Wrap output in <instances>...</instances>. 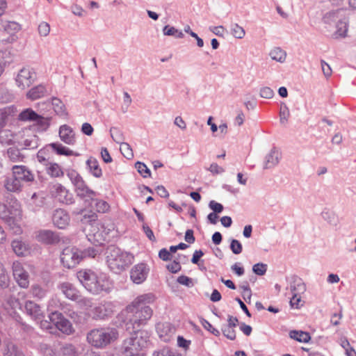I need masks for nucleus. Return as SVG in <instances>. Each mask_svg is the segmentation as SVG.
I'll use <instances>...</instances> for the list:
<instances>
[{
    "label": "nucleus",
    "instance_id": "nucleus-20",
    "mask_svg": "<svg viewBox=\"0 0 356 356\" xmlns=\"http://www.w3.org/2000/svg\"><path fill=\"white\" fill-rule=\"evenodd\" d=\"M59 137L67 145L75 144L76 138L73 129L67 124L61 125L59 128Z\"/></svg>",
    "mask_w": 356,
    "mask_h": 356
},
{
    "label": "nucleus",
    "instance_id": "nucleus-35",
    "mask_svg": "<svg viewBox=\"0 0 356 356\" xmlns=\"http://www.w3.org/2000/svg\"><path fill=\"white\" fill-rule=\"evenodd\" d=\"M17 113V108L15 106H9L0 108V118L6 123Z\"/></svg>",
    "mask_w": 356,
    "mask_h": 356
},
{
    "label": "nucleus",
    "instance_id": "nucleus-28",
    "mask_svg": "<svg viewBox=\"0 0 356 356\" xmlns=\"http://www.w3.org/2000/svg\"><path fill=\"white\" fill-rule=\"evenodd\" d=\"M45 167V171L51 177H62L64 172L62 168L56 163L49 162Z\"/></svg>",
    "mask_w": 356,
    "mask_h": 356
},
{
    "label": "nucleus",
    "instance_id": "nucleus-53",
    "mask_svg": "<svg viewBox=\"0 0 356 356\" xmlns=\"http://www.w3.org/2000/svg\"><path fill=\"white\" fill-rule=\"evenodd\" d=\"M290 115L289 109L287 106L284 104H282L280 111V123L284 124L288 121V118Z\"/></svg>",
    "mask_w": 356,
    "mask_h": 356
},
{
    "label": "nucleus",
    "instance_id": "nucleus-18",
    "mask_svg": "<svg viewBox=\"0 0 356 356\" xmlns=\"http://www.w3.org/2000/svg\"><path fill=\"white\" fill-rule=\"evenodd\" d=\"M74 190L77 196L86 199V203L90 204V202H93L94 197L96 196V192L89 188L84 180L76 186Z\"/></svg>",
    "mask_w": 356,
    "mask_h": 356
},
{
    "label": "nucleus",
    "instance_id": "nucleus-17",
    "mask_svg": "<svg viewBox=\"0 0 356 356\" xmlns=\"http://www.w3.org/2000/svg\"><path fill=\"white\" fill-rule=\"evenodd\" d=\"M52 221L55 226L59 229H65L70 223V218L68 213L62 209L54 211Z\"/></svg>",
    "mask_w": 356,
    "mask_h": 356
},
{
    "label": "nucleus",
    "instance_id": "nucleus-30",
    "mask_svg": "<svg viewBox=\"0 0 356 356\" xmlns=\"http://www.w3.org/2000/svg\"><path fill=\"white\" fill-rule=\"evenodd\" d=\"M269 56L272 60L283 63L286 58V52L280 47H274L270 50Z\"/></svg>",
    "mask_w": 356,
    "mask_h": 356
},
{
    "label": "nucleus",
    "instance_id": "nucleus-34",
    "mask_svg": "<svg viewBox=\"0 0 356 356\" xmlns=\"http://www.w3.org/2000/svg\"><path fill=\"white\" fill-rule=\"evenodd\" d=\"M10 277L6 271L4 264L0 260V287L7 289L10 285Z\"/></svg>",
    "mask_w": 356,
    "mask_h": 356
},
{
    "label": "nucleus",
    "instance_id": "nucleus-50",
    "mask_svg": "<svg viewBox=\"0 0 356 356\" xmlns=\"http://www.w3.org/2000/svg\"><path fill=\"white\" fill-rule=\"evenodd\" d=\"M136 168L138 172L145 178L150 177L151 172L149 169L147 167V165L142 162H136Z\"/></svg>",
    "mask_w": 356,
    "mask_h": 356
},
{
    "label": "nucleus",
    "instance_id": "nucleus-59",
    "mask_svg": "<svg viewBox=\"0 0 356 356\" xmlns=\"http://www.w3.org/2000/svg\"><path fill=\"white\" fill-rule=\"evenodd\" d=\"M177 282L181 285L187 287H193L194 286V282L192 278L186 275H181L177 277Z\"/></svg>",
    "mask_w": 356,
    "mask_h": 356
},
{
    "label": "nucleus",
    "instance_id": "nucleus-22",
    "mask_svg": "<svg viewBox=\"0 0 356 356\" xmlns=\"http://www.w3.org/2000/svg\"><path fill=\"white\" fill-rule=\"evenodd\" d=\"M156 331L163 341H168L175 332V329L168 323H159L156 325Z\"/></svg>",
    "mask_w": 356,
    "mask_h": 356
},
{
    "label": "nucleus",
    "instance_id": "nucleus-27",
    "mask_svg": "<svg viewBox=\"0 0 356 356\" xmlns=\"http://www.w3.org/2000/svg\"><path fill=\"white\" fill-rule=\"evenodd\" d=\"M4 186L7 191L15 193L21 191L24 186L23 184L13 174L11 177L6 179Z\"/></svg>",
    "mask_w": 356,
    "mask_h": 356
},
{
    "label": "nucleus",
    "instance_id": "nucleus-5",
    "mask_svg": "<svg viewBox=\"0 0 356 356\" xmlns=\"http://www.w3.org/2000/svg\"><path fill=\"white\" fill-rule=\"evenodd\" d=\"M134 330V334L123 343L125 356H145L144 349L147 346V333L141 330Z\"/></svg>",
    "mask_w": 356,
    "mask_h": 356
},
{
    "label": "nucleus",
    "instance_id": "nucleus-7",
    "mask_svg": "<svg viewBox=\"0 0 356 356\" xmlns=\"http://www.w3.org/2000/svg\"><path fill=\"white\" fill-rule=\"evenodd\" d=\"M0 218L8 224L14 234H22V228L18 225V220L21 218V209L16 200L13 202L10 209L0 202Z\"/></svg>",
    "mask_w": 356,
    "mask_h": 356
},
{
    "label": "nucleus",
    "instance_id": "nucleus-3",
    "mask_svg": "<svg viewBox=\"0 0 356 356\" xmlns=\"http://www.w3.org/2000/svg\"><path fill=\"white\" fill-rule=\"evenodd\" d=\"M106 263L108 268L115 273H120L126 270L134 260L132 254L120 248L111 245L106 250Z\"/></svg>",
    "mask_w": 356,
    "mask_h": 356
},
{
    "label": "nucleus",
    "instance_id": "nucleus-43",
    "mask_svg": "<svg viewBox=\"0 0 356 356\" xmlns=\"http://www.w3.org/2000/svg\"><path fill=\"white\" fill-rule=\"evenodd\" d=\"M49 152L48 149L44 148L40 149L36 155V158L38 161L41 163L42 165L46 166L47 164L49 162Z\"/></svg>",
    "mask_w": 356,
    "mask_h": 356
},
{
    "label": "nucleus",
    "instance_id": "nucleus-24",
    "mask_svg": "<svg viewBox=\"0 0 356 356\" xmlns=\"http://www.w3.org/2000/svg\"><path fill=\"white\" fill-rule=\"evenodd\" d=\"M59 289L68 299L72 300H78V298L79 297V291L72 284L69 282H63L60 284Z\"/></svg>",
    "mask_w": 356,
    "mask_h": 356
},
{
    "label": "nucleus",
    "instance_id": "nucleus-39",
    "mask_svg": "<svg viewBox=\"0 0 356 356\" xmlns=\"http://www.w3.org/2000/svg\"><path fill=\"white\" fill-rule=\"evenodd\" d=\"M164 35L173 36L175 38H183L184 35L183 32L174 26L166 25L163 29Z\"/></svg>",
    "mask_w": 356,
    "mask_h": 356
},
{
    "label": "nucleus",
    "instance_id": "nucleus-40",
    "mask_svg": "<svg viewBox=\"0 0 356 356\" xmlns=\"http://www.w3.org/2000/svg\"><path fill=\"white\" fill-rule=\"evenodd\" d=\"M52 106L54 111L60 116H64L67 114L65 106L64 104L58 98L52 99Z\"/></svg>",
    "mask_w": 356,
    "mask_h": 356
},
{
    "label": "nucleus",
    "instance_id": "nucleus-11",
    "mask_svg": "<svg viewBox=\"0 0 356 356\" xmlns=\"http://www.w3.org/2000/svg\"><path fill=\"white\" fill-rule=\"evenodd\" d=\"M13 275L17 284L23 289L29 286V274L25 270L23 264L19 261H15L12 264Z\"/></svg>",
    "mask_w": 356,
    "mask_h": 356
},
{
    "label": "nucleus",
    "instance_id": "nucleus-54",
    "mask_svg": "<svg viewBox=\"0 0 356 356\" xmlns=\"http://www.w3.org/2000/svg\"><path fill=\"white\" fill-rule=\"evenodd\" d=\"M111 136L113 138V140L116 142L117 143H122V134L120 131V130L116 127H112L110 129Z\"/></svg>",
    "mask_w": 356,
    "mask_h": 356
},
{
    "label": "nucleus",
    "instance_id": "nucleus-38",
    "mask_svg": "<svg viewBox=\"0 0 356 356\" xmlns=\"http://www.w3.org/2000/svg\"><path fill=\"white\" fill-rule=\"evenodd\" d=\"M38 117V114H37L31 108H26L19 113L18 120L24 122L34 121L35 118Z\"/></svg>",
    "mask_w": 356,
    "mask_h": 356
},
{
    "label": "nucleus",
    "instance_id": "nucleus-63",
    "mask_svg": "<svg viewBox=\"0 0 356 356\" xmlns=\"http://www.w3.org/2000/svg\"><path fill=\"white\" fill-rule=\"evenodd\" d=\"M259 95L262 98L271 99L274 96V91L270 87H262L260 89Z\"/></svg>",
    "mask_w": 356,
    "mask_h": 356
},
{
    "label": "nucleus",
    "instance_id": "nucleus-14",
    "mask_svg": "<svg viewBox=\"0 0 356 356\" xmlns=\"http://www.w3.org/2000/svg\"><path fill=\"white\" fill-rule=\"evenodd\" d=\"M149 270V267L145 263L136 264L130 270V279L134 284H140L147 280Z\"/></svg>",
    "mask_w": 356,
    "mask_h": 356
},
{
    "label": "nucleus",
    "instance_id": "nucleus-13",
    "mask_svg": "<svg viewBox=\"0 0 356 356\" xmlns=\"http://www.w3.org/2000/svg\"><path fill=\"white\" fill-rule=\"evenodd\" d=\"M49 318L53 322L55 327L63 333L70 334L73 332V327L70 321L65 318L61 313L51 311L49 315Z\"/></svg>",
    "mask_w": 356,
    "mask_h": 356
},
{
    "label": "nucleus",
    "instance_id": "nucleus-51",
    "mask_svg": "<svg viewBox=\"0 0 356 356\" xmlns=\"http://www.w3.org/2000/svg\"><path fill=\"white\" fill-rule=\"evenodd\" d=\"M33 297L42 299L46 296V291L39 285H33L31 289Z\"/></svg>",
    "mask_w": 356,
    "mask_h": 356
},
{
    "label": "nucleus",
    "instance_id": "nucleus-52",
    "mask_svg": "<svg viewBox=\"0 0 356 356\" xmlns=\"http://www.w3.org/2000/svg\"><path fill=\"white\" fill-rule=\"evenodd\" d=\"M120 149L122 154H123V156L125 158H127L128 159L133 158L134 154L132 152V149L128 143H121Z\"/></svg>",
    "mask_w": 356,
    "mask_h": 356
},
{
    "label": "nucleus",
    "instance_id": "nucleus-46",
    "mask_svg": "<svg viewBox=\"0 0 356 356\" xmlns=\"http://www.w3.org/2000/svg\"><path fill=\"white\" fill-rule=\"evenodd\" d=\"M67 175L74 187L83 181L81 176L74 170H68L67 172Z\"/></svg>",
    "mask_w": 356,
    "mask_h": 356
},
{
    "label": "nucleus",
    "instance_id": "nucleus-56",
    "mask_svg": "<svg viewBox=\"0 0 356 356\" xmlns=\"http://www.w3.org/2000/svg\"><path fill=\"white\" fill-rule=\"evenodd\" d=\"M222 332L225 337L230 340H234L236 339V332L234 327L224 325L222 327Z\"/></svg>",
    "mask_w": 356,
    "mask_h": 356
},
{
    "label": "nucleus",
    "instance_id": "nucleus-33",
    "mask_svg": "<svg viewBox=\"0 0 356 356\" xmlns=\"http://www.w3.org/2000/svg\"><path fill=\"white\" fill-rule=\"evenodd\" d=\"M90 172L95 177H100L102 175V171L99 165L97 160L95 158L90 157L86 161Z\"/></svg>",
    "mask_w": 356,
    "mask_h": 356
},
{
    "label": "nucleus",
    "instance_id": "nucleus-58",
    "mask_svg": "<svg viewBox=\"0 0 356 356\" xmlns=\"http://www.w3.org/2000/svg\"><path fill=\"white\" fill-rule=\"evenodd\" d=\"M97 216L95 212L92 211H88L83 215L81 221L83 223H90L92 222H95L97 220Z\"/></svg>",
    "mask_w": 356,
    "mask_h": 356
},
{
    "label": "nucleus",
    "instance_id": "nucleus-25",
    "mask_svg": "<svg viewBox=\"0 0 356 356\" xmlns=\"http://www.w3.org/2000/svg\"><path fill=\"white\" fill-rule=\"evenodd\" d=\"M11 246L14 252L19 257L26 256L30 252L29 244L21 240H13Z\"/></svg>",
    "mask_w": 356,
    "mask_h": 356
},
{
    "label": "nucleus",
    "instance_id": "nucleus-47",
    "mask_svg": "<svg viewBox=\"0 0 356 356\" xmlns=\"http://www.w3.org/2000/svg\"><path fill=\"white\" fill-rule=\"evenodd\" d=\"M60 353L67 356H76L77 350L74 345L71 343H65L60 348Z\"/></svg>",
    "mask_w": 356,
    "mask_h": 356
},
{
    "label": "nucleus",
    "instance_id": "nucleus-45",
    "mask_svg": "<svg viewBox=\"0 0 356 356\" xmlns=\"http://www.w3.org/2000/svg\"><path fill=\"white\" fill-rule=\"evenodd\" d=\"M231 33L232 35L237 39H242L245 35L244 29L238 24H232Z\"/></svg>",
    "mask_w": 356,
    "mask_h": 356
},
{
    "label": "nucleus",
    "instance_id": "nucleus-44",
    "mask_svg": "<svg viewBox=\"0 0 356 356\" xmlns=\"http://www.w3.org/2000/svg\"><path fill=\"white\" fill-rule=\"evenodd\" d=\"M3 356H25L23 353L15 345L8 344L5 350Z\"/></svg>",
    "mask_w": 356,
    "mask_h": 356
},
{
    "label": "nucleus",
    "instance_id": "nucleus-61",
    "mask_svg": "<svg viewBox=\"0 0 356 356\" xmlns=\"http://www.w3.org/2000/svg\"><path fill=\"white\" fill-rule=\"evenodd\" d=\"M93 201H95L96 203V209L98 212L99 213H105L107 211H108L109 209V205L108 204L104 201V200H95L94 198V200Z\"/></svg>",
    "mask_w": 356,
    "mask_h": 356
},
{
    "label": "nucleus",
    "instance_id": "nucleus-2",
    "mask_svg": "<svg viewBox=\"0 0 356 356\" xmlns=\"http://www.w3.org/2000/svg\"><path fill=\"white\" fill-rule=\"evenodd\" d=\"M77 278L87 291L99 294L102 291L108 293L112 284L106 275H97L91 270H81L76 274Z\"/></svg>",
    "mask_w": 356,
    "mask_h": 356
},
{
    "label": "nucleus",
    "instance_id": "nucleus-10",
    "mask_svg": "<svg viewBox=\"0 0 356 356\" xmlns=\"http://www.w3.org/2000/svg\"><path fill=\"white\" fill-rule=\"evenodd\" d=\"M17 143L24 149H35L39 146V138L30 128H26L19 132Z\"/></svg>",
    "mask_w": 356,
    "mask_h": 356
},
{
    "label": "nucleus",
    "instance_id": "nucleus-19",
    "mask_svg": "<svg viewBox=\"0 0 356 356\" xmlns=\"http://www.w3.org/2000/svg\"><path fill=\"white\" fill-rule=\"evenodd\" d=\"M36 238L38 241L46 244H56L60 241L59 236L56 232L49 229L38 231Z\"/></svg>",
    "mask_w": 356,
    "mask_h": 356
},
{
    "label": "nucleus",
    "instance_id": "nucleus-55",
    "mask_svg": "<svg viewBox=\"0 0 356 356\" xmlns=\"http://www.w3.org/2000/svg\"><path fill=\"white\" fill-rule=\"evenodd\" d=\"M107 234H103L100 232H96L93 233V243H96V245H102L104 241H106V235ZM88 240L92 241V239L91 238H88Z\"/></svg>",
    "mask_w": 356,
    "mask_h": 356
},
{
    "label": "nucleus",
    "instance_id": "nucleus-57",
    "mask_svg": "<svg viewBox=\"0 0 356 356\" xmlns=\"http://www.w3.org/2000/svg\"><path fill=\"white\" fill-rule=\"evenodd\" d=\"M267 270V265L263 263H257L252 266V271L257 275H264Z\"/></svg>",
    "mask_w": 356,
    "mask_h": 356
},
{
    "label": "nucleus",
    "instance_id": "nucleus-48",
    "mask_svg": "<svg viewBox=\"0 0 356 356\" xmlns=\"http://www.w3.org/2000/svg\"><path fill=\"white\" fill-rule=\"evenodd\" d=\"M321 216L324 220L327 221L328 223L331 225H334L336 223V215L333 211L330 210L325 209L324 211H323L321 213Z\"/></svg>",
    "mask_w": 356,
    "mask_h": 356
},
{
    "label": "nucleus",
    "instance_id": "nucleus-36",
    "mask_svg": "<svg viewBox=\"0 0 356 356\" xmlns=\"http://www.w3.org/2000/svg\"><path fill=\"white\" fill-rule=\"evenodd\" d=\"M49 147H51L53 150H54L59 155H65V156H73L75 155L74 152L65 147L60 143H53L49 145Z\"/></svg>",
    "mask_w": 356,
    "mask_h": 356
},
{
    "label": "nucleus",
    "instance_id": "nucleus-21",
    "mask_svg": "<svg viewBox=\"0 0 356 356\" xmlns=\"http://www.w3.org/2000/svg\"><path fill=\"white\" fill-rule=\"evenodd\" d=\"M281 157V152L277 148L271 149L265 157L264 168L265 169L274 168L280 163Z\"/></svg>",
    "mask_w": 356,
    "mask_h": 356
},
{
    "label": "nucleus",
    "instance_id": "nucleus-42",
    "mask_svg": "<svg viewBox=\"0 0 356 356\" xmlns=\"http://www.w3.org/2000/svg\"><path fill=\"white\" fill-rule=\"evenodd\" d=\"M153 356H181V355L169 347H164L154 351Z\"/></svg>",
    "mask_w": 356,
    "mask_h": 356
},
{
    "label": "nucleus",
    "instance_id": "nucleus-41",
    "mask_svg": "<svg viewBox=\"0 0 356 356\" xmlns=\"http://www.w3.org/2000/svg\"><path fill=\"white\" fill-rule=\"evenodd\" d=\"M49 121V118H44L39 115L38 117L35 118L34 120V122H36L38 129L40 131H46L49 128L50 124Z\"/></svg>",
    "mask_w": 356,
    "mask_h": 356
},
{
    "label": "nucleus",
    "instance_id": "nucleus-62",
    "mask_svg": "<svg viewBox=\"0 0 356 356\" xmlns=\"http://www.w3.org/2000/svg\"><path fill=\"white\" fill-rule=\"evenodd\" d=\"M202 325L208 331L211 332L215 336H219L220 335V331L216 328H214L212 325L206 319L202 318L201 321Z\"/></svg>",
    "mask_w": 356,
    "mask_h": 356
},
{
    "label": "nucleus",
    "instance_id": "nucleus-29",
    "mask_svg": "<svg viewBox=\"0 0 356 356\" xmlns=\"http://www.w3.org/2000/svg\"><path fill=\"white\" fill-rule=\"evenodd\" d=\"M47 93L46 87L44 85L40 84L28 91L26 97L31 100H35L43 97Z\"/></svg>",
    "mask_w": 356,
    "mask_h": 356
},
{
    "label": "nucleus",
    "instance_id": "nucleus-31",
    "mask_svg": "<svg viewBox=\"0 0 356 356\" xmlns=\"http://www.w3.org/2000/svg\"><path fill=\"white\" fill-rule=\"evenodd\" d=\"M289 337L290 338L300 343H308L311 339V337L308 332L301 330L290 331Z\"/></svg>",
    "mask_w": 356,
    "mask_h": 356
},
{
    "label": "nucleus",
    "instance_id": "nucleus-9",
    "mask_svg": "<svg viewBox=\"0 0 356 356\" xmlns=\"http://www.w3.org/2000/svg\"><path fill=\"white\" fill-rule=\"evenodd\" d=\"M36 78V73L33 68L24 67L18 72L15 77V83L19 88L25 90L35 82Z\"/></svg>",
    "mask_w": 356,
    "mask_h": 356
},
{
    "label": "nucleus",
    "instance_id": "nucleus-8",
    "mask_svg": "<svg viewBox=\"0 0 356 356\" xmlns=\"http://www.w3.org/2000/svg\"><path fill=\"white\" fill-rule=\"evenodd\" d=\"M85 257V254L76 247H67L63 249L60 261L67 268L75 267Z\"/></svg>",
    "mask_w": 356,
    "mask_h": 356
},
{
    "label": "nucleus",
    "instance_id": "nucleus-16",
    "mask_svg": "<svg viewBox=\"0 0 356 356\" xmlns=\"http://www.w3.org/2000/svg\"><path fill=\"white\" fill-rule=\"evenodd\" d=\"M12 173L23 184L34 180V175L25 165H15L12 168Z\"/></svg>",
    "mask_w": 356,
    "mask_h": 356
},
{
    "label": "nucleus",
    "instance_id": "nucleus-49",
    "mask_svg": "<svg viewBox=\"0 0 356 356\" xmlns=\"http://www.w3.org/2000/svg\"><path fill=\"white\" fill-rule=\"evenodd\" d=\"M2 26L4 31L9 34H12L13 32H17L20 29L19 24L15 22H7Z\"/></svg>",
    "mask_w": 356,
    "mask_h": 356
},
{
    "label": "nucleus",
    "instance_id": "nucleus-60",
    "mask_svg": "<svg viewBox=\"0 0 356 356\" xmlns=\"http://www.w3.org/2000/svg\"><path fill=\"white\" fill-rule=\"evenodd\" d=\"M230 249L234 254H239L242 252L243 247L238 240L232 239L230 243Z\"/></svg>",
    "mask_w": 356,
    "mask_h": 356
},
{
    "label": "nucleus",
    "instance_id": "nucleus-23",
    "mask_svg": "<svg viewBox=\"0 0 356 356\" xmlns=\"http://www.w3.org/2000/svg\"><path fill=\"white\" fill-rule=\"evenodd\" d=\"M24 309L26 314L35 321H40L44 316L40 307L33 301H26Z\"/></svg>",
    "mask_w": 356,
    "mask_h": 356
},
{
    "label": "nucleus",
    "instance_id": "nucleus-4",
    "mask_svg": "<svg viewBox=\"0 0 356 356\" xmlns=\"http://www.w3.org/2000/svg\"><path fill=\"white\" fill-rule=\"evenodd\" d=\"M341 10L329 11L322 18L324 28L334 39L346 37L348 31L347 22L341 17Z\"/></svg>",
    "mask_w": 356,
    "mask_h": 356
},
{
    "label": "nucleus",
    "instance_id": "nucleus-37",
    "mask_svg": "<svg viewBox=\"0 0 356 356\" xmlns=\"http://www.w3.org/2000/svg\"><path fill=\"white\" fill-rule=\"evenodd\" d=\"M15 143V136L9 130L0 131V143L3 145H10Z\"/></svg>",
    "mask_w": 356,
    "mask_h": 356
},
{
    "label": "nucleus",
    "instance_id": "nucleus-1",
    "mask_svg": "<svg viewBox=\"0 0 356 356\" xmlns=\"http://www.w3.org/2000/svg\"><path fill=\"white\" fill-rule=\"evenodd\" d=\"M154 301V296L152 293L137 296L124 309L128 321L127 325L131 324L133 330H138L140 326L145 325L152 316L153 310L149 304Z\"/></svg>",
    "mask_w": 356,
    "mask_h": 356
},
{
    "label": "nucleus",
    "instance_id": "nucleus-12",
    "mask_svg": "<svg viewBox=\"0 0 356 356\" xmlns=\"http://www.w3.org/2000/svg\"><path fill=\"white\" fill-rule=\"evenodd\" d=\"M51 195L61 203L71 204L74 202L73 195L60 184L56 183L49 186Z\"/></svg>",
    "mask_w": 356,
    "mask_h": 356
},
{
    "label": "nucleus",
    "instance_id": "nucleus-15",
    "mask_svg": "<svg viewBox=\"0 0 356 356\" xmlns=\"http://www.w3.org/2000/svg\"><path fill=\"white\" fill-rule=\"evenodd\" d=\"M114 312V305L111 302H104L95 306L92 310V315L96 319H105L111 316Z\"/></svg>",
    "mask_w": 356,
    "mask_h": 356
},
{
    "label": "nucleus",
    "instance_id": "nucleus-6",
    "mask_svg": "<svg viewBox=\"0 0 356 356\" xmlns=\"http://www.w3.org/2000/svg\"><path fill=\"white\" fill-rule=\"evenodd\" d=\"M118 337L115 328L101 327L90 330L87 334V341L92 346L104 348L113 342Z\"/></svg>",
    "mask_w": 356,
    "mask_h": 356
},
{
    "label": "nucleus",
    "instance_id": "nucleus-26",
    "mask_svg": "<svg viewBox=\"0 0 356 356\" xmlns=\"http://www.w3.org/2000/svg\"><path fill=\"white\" fill-rule=\"evenodd\" d=\"M289 287L292 294L301 295L306 291L305 283L297 276L291 277Z\"/></svg>",
    "mask_w": 356,
    "mask_h": 356
},
{
    "label": "nucleus",
    "instance_id": "nucleus-64",
    "mask_svg": "<svg viewBox=\"0 0 356 356\" xmlns=\"http://www.w3.org/2000/svg\"><path fill=\"white\" fill-rule=\"evenodd\" d=\"M50 31V26L47 22H42L38 26V33L41 36H47Z\"/></svg>",
    "mask_w": 356,
    "mask_h": 356
},
{
    "label": "nucleus",
    "instance_id": "nucleus-32",
    "mask_svg": "<svg viewBox=\"0 0 356 356\" xmlns=\"http://www.w3.org/2000/svg\"><path fill=\"white\" fill-rule=\"evenodd\" d=\"M6 156L12 162H22L24 159V156L20 152V150L14 147L7 149Z\"/></svg>",
    "mask_w": 356,
    "mask_h": 356
}]
</instances>
